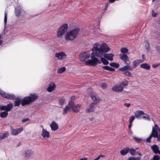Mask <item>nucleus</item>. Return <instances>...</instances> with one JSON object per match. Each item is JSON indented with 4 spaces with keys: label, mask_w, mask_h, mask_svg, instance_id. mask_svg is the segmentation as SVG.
Masks as SVG:
<instances>
[{
    "label": "nucleus",
    "mask_w": 160,
    "mask_h": 160,
    "mask_svg": "<svg viewBox=\"0 0 160 160\" xmlns=\"http://www.w3.org/2000/svg\"><path fill=\"white\" fill-rule=\"evenodd\" d=\"M110 65L116 68H118L119 66V63L114 62L110 63Z\"/></svg>",
    "instance_id": "nucleus-34"
},
{
    "label": "nucleus",
    "mask_w": 160,
    "mask_h": 160,
    "mask_svg": "<svg viewBox=\"0 0 160 160\" xmlns=\"http://www.w3.org/2000/svg\"><path fill=\"white\" fill-rule=\"evenodd\" d=\"M50 127L52 130L56 131L59 128L58 124L54 121H52L50 125Z\"/></svg>",
    "instance_id": "nucleus-16"
},
{
    "label": "nucleus",
    "mask_w": 160,
    "mask_h": 160,
    "mask_svg": "<svg viewBox=\"0 0 160 160\" xmlns=\"http://www.w3.org/2000/svg\"><path fill=\"white\" fill-rule=\"evenodd\" d=\"M152 149L155 153L160 154V151L159 150V147L157 145H153L151 147Z\"/></svg>",
    "instance_id": "nucleus-23"
},
{
    "label": "nucleus",
    "mask_w": 160,
    "mask_h": 160,
    "mask_svg": "<svg viewBox=\"0 0 160 160\" xmlns=\"http://www.w3.org/2000/svg\"><path fill=\"white\" fill-rule=\"evenodd\" d=\"M94 103L90 104L85 110L86 112L88 113L92 112L94 110Z\"/></svg>",
    "instance_id": "nucleus-20"
},
{
    "label": "nucleus",
    "mask_w": 160,
    "mask_h": 160,
    "mask_svg": "<svg viewBox=\"0 0 160 160\" xmlns=\"http://www.w3.org/2000/svg\"><path fill=\"white\" fill-rule=\"evenodd\" d=\"M141 159L140 157H131L129 158L128 159L129 160H140Z\"/></svg>",
    "instance_id": "nucleus-41"
},
{
    "label": "nucleus",
    "mask_w": 160,
    "mask_h": 160,
    "mask_svg": "<svg viewBox=\"0 0 160 160\" xmlns=\"http://www.w3.org/2000/svg\"><path fill=\"white\" fill-rule=\"evenodd\" d=\"M128 50L126 48H121V52L122 53H127L128 52Z\"/></svg>",
    "instance_id": "nucleus-38"
},
{
    "label": "nucleus",
    "mask_w": 160,
    "mask_h": 160,
    "mask_svg": "<svg viewBox=\"0 0 160 160\" xmlns=\"http://www.w3.org/2000/svg\"><path fill=\"white\" fill-rule=\"evenodd\" d=\"M101 60L102 63L104 65H107L108 64V61L105 58L102 57L101 58Z\"/></svg>",
    "instance_id": "nucleus-36"
},
{
    "label": "nucleus",
    "mask_w": 160,
    "mask_h": 160,
    "mask_svg": "<svg viewBox=\"0 0 160 160\" xmlns=\"http://www.w3.org/2000/svg\"><path fill=\"white\" fill-rule=\"evenodd\" d=\"M128 81H127L125 80L122 82L120 84V85H121V86H123L124 88V86H126L128 85Z\"/></svg>",
    "instance_id": "nucleus-40"
},
{
    "label": "nucleus",
    "mask_w": 160,
    "mask_h": 160,
    "mask_svg": "<svg viewBox=\"0 0 160 160\" xmlns=\"http://www.w3.org/2000/svg\"><path fill=\"white\" fill-rule=\"evenodd\" d=\"M91 56V53L90 51L82 52L79 55V59L81 61H86Z\"/></svg>",
    "instance_id": "nucleus-8"
},
{
    "label": "nucleus",
    "mask_w": 160,
    "mask_h": 160,
    "mask_svg": "<svg viewBox=\"0 0 160 160\" xmlns=\"http://www.w3.org/2000/svg\"><path fill=\"white\" fill-rule=\"evenodd\" d=\"M40 127H41L42 128V129L43 128H43V126L42 125H41V126H40Z\"/></svg>",
    "instance_id": "nucleus-64"
},
{
    "label": "nucleus",
    "mask_w": 160,
    "mask_h": 160,
    "mask_svg": "<svg viewBox=\"0 0 160 160\" xmlns=\"http://www.w3.org/2000/svg\"><path fill=\"white\" fill-rule=\"evenodd\" d=\"M3 135V136H4V138H6L9 135V133L8 132H5L4 133H2Z\"/></svg>",
    "instance_id": "nucleus-51"
},
{
    "label": "nucleus",
    "mask_w": 160,
    "mask_h": 160,
    "mask_svg": "<svg viewBox=\"0 0 160 160\" xmlns=\"http://www.w3.org/2000/svg\"><path fill=\"white\" fill-rule=\"evenodd\" d=\"M55 57L59 60H63L67 57V54L64 52L61 51L55 53Z\"/></svg>",
    "instance_id": "nucleus-11"
},
{
    "label": "nucleus",
    "mask_w": 160,
    "mask_h": 160,
    "mask_svg": "<svg viewBox=\"0 0 160 160\" xmlns=\"http://www.w3.org/2000/svg\"><path fill=\"white\" fill-rule=\"evenodd\" d=\"M13 105L12 103H10L8 104L7 105L2 106L0 107V109L2 111H5L6 112L10 111L12 108Z\"/></svg>",
    "instance_id": "nucleus-12"
},
{
    "label": "nucleus",
    "mask_w": 160,
    "mask_h": 160,
    "mask_svg": "<svg viewBox=\"0 0 160 160\" xmlns=\"http://www.w3.org/2000/svg\"><path fill=\"white\" fill-rule=\"evenodd\" d=\"M68 28V24L65 23L62 24L58 30L57 32V36L58 38H61L67 31Z\"/></svg>",
    "instance_id": "nucleus-4"
},
{
    "label": "nucleus",
    "mask_w": 160,
    "mask_h": 160,
    "mask_svg": "<svg viewBox=\"0 0 160 160\" xmlns=\"http://www.w3.org/2000/svg\"><path fill=\"white\" fill-rule=\"evenodd\" d=\"M143 62L142 60H137L134 61L132 62V68H135L139 64Z\"/></svg>",
    "instance_id": "nucleus-21"
},
{
    "label": "nucleus",
    "mask_w": 160,
    "mask_h": 160,
    "mask_svg": "<svg viewBox=\"0 0 160 160\" xmlns=\"http://www.w3.org/2000/svg\"><path fill=\"white\" fill-rule=\"evenodd\" d=\"M145 113L141 110L137 111L135 114V117L137 118H139L142 115L145 114Z\"/></svg>",
    "instance_id": "nucleus-26"
},
{
    "label": "nucleus",
    "mask_w": 160,
    "mask_h": 160,
    "mask_svg": "<svg viewBox=\"0 0 160 160\" xmlns=\"http://www.w3.org/2000/svg\"><path fill=\"white\" fill-rule=\"evenodd\" d=\"M71 108V107L70 106V105H68H68L66 106L65 107L63 108L62 114L63 115H66L70 111Z\"/></svg>",
    "instance_id": "nucleus-22"
},
{
    "label": "nucleus",
    "mask_w": 160,
    "mask_h": 160,
    "mask_svg": "<svg viewBox=\"0 0 160 160\" xmlns=\"http://www.w3.org/2000/svg\"><path fill=\"white\" fill-rule=\"evenodd\" d=\"M24 158L25 159L33 158L35 157L34 153L33 151L31 149H28L24 151L23 154Z\"/></svg>",
    "instance_id": "nucleus-7"
},
{
    "label": "nucleus",
    "mask_w": 160,
    "mask_h": 160,
    "mask_svg": "<svg viewBox=\"0 0 160 160\" xmlns=\"http://www.w3.org/2000/svg\"><path fill=\"white\" fill-rule=\"evenodd\" d=\"M0 94L2 97L11 100L15 98V96L13 94L6 93L0 89Z\"/></svg>",
    "instance_id": "nucleus-9"
},
{
    "label": "nucleus",
    "mask_w": 160,
    "mask_h": 160,
    "mask_svg": "<svg viewBox=\"0 0 160 160\" xmlns=\"http://www.w3.org/2000/svg\"><path fill=\"white\" fill-rule=\"evenodd\" d=\"M8 115V112L6 111L2 112L0 113V116L2 118H5Z\"/></svg>",
    "instance_id": "nucleus-32"
},
{
    "label": "nucleus",
    "mask_w": 160,
    "mask_h": 160,
    "mask_svg": "<svg viewBox=\"0 0 160 160\" xmlns=\"http://www.w3.org/2000/svg\"><path fill=\"white\" fill-rule=\"evenodd\" d=\"M58 102L59 105L62 106L65 103L66 100L64 98L62 97L58 99Z\"/></svg>",
    "instance_id": "nucleus-28"
},
{
    "label": "nucleus",
    "mask_w": 160,
    "mask_h": 160,
    "mask_svg": "<svg viewBox=\"0 0 160 160\" xmlns=\"http://www.w3.org/2000/svg\"><path fill=\"white\" fill-rule=\"evenodd\" d=\"M41 135L44 138H48L50 137L49 132L44 128L42 129Z\"/></svg>",
    "instance_id": "nucleus-14"
},
{
    "label": "nucleus",
    "mask_w": 160,
    "mask_h": 160,
    "mask_svg": "<svg viewBox=\"0 0 160 160\" xmlns=\"http://www.w3.org/2000/svg\"><path fill=\"white\" fill-rule=\"evenodd\" d=\"M131 105V104L130 103H125L124 105L127 108H129L130 106Z\"/></svg>",
    "instance_id": "nucleus-50"
},
{
    "label": "nucleus",
    "mask_w": 160,
    "mask_h": 160,
    "mask_svg": "<svg viewBox=\"0 0 160 160\" xmlns=\"http://www.w3.org/2000/svg\"><path fill=\"white\" fill-rule=\"evenodd\" d=\"M79 160H87V158H83L80 159Z\"/></svg>",
    "instance_id": "nucleus-60"
},
{
    "label": "nucleus",
    "mask_w": 160,
    "mask_h": 160,
    "mask_svg": "<svg viewBox=\"0 0 160 160\" xmlns=\"http://www.w3.org/2000/svg\"><path fill=\"white\" fill-rule=\"evenodd\" d=\"M144 115H145L146 116H143L142 118L143 119L147 120L148 121H151V119L149 118V116L148 114L145 113Z\"/></svg>",
    "instance_id": "nucleus-39"
},
{
    "label": "nucleus",
    "mask_w": 160,
    "mask_h": 160,
    "mask_svg": "<svg viewBox=\"0 0 160 160\" xmlns=\"http://www.w3.org/2000/svg\"><path fill=\"white\" fill-rule=\"evenodd\" d=\"M110 50V48L104 43L100 46L99 44L97 42L94 44L93 47L92 49V51L95 53V56L98 58L102 57L105 53L108 52Z\"/></svg>",
    "instance_id": "nucleus-1"
},
{
    "label": "nucleus",
    "mask_w": 160,
    "mask_h": 160,
    "mask_svg": "<svg viewBox=\"0 0 160 160\" xmlns=\"http://www.w3.org/2000/svg\"><path fill=\"white\" fill-rule=\"evenodd\" d=\"M21 102V100L19 99H16L14 102V104L15 106H19Z\"/></svg>",
    "instance_id": "nucleus-37"
},
{
    "label": "nucleus",
    "mask_w": 160,
    "mask_h": 160,
    "mask_svg": "<svg viewBox=\"0 0 160 160\" xmlns=\"http://www.w3.org/2000/svg\"><path fill=\"white\" fill-rule=\"evenodd\" d=\"M31 101L28 97H26L24 98L21 102V105L22 106L29 104L30 103Z\"/></svg>",
    "instance_id": "nucleus-17"
},
{
    "label": "nucleus",
    "mask_w": 160,
    "mask_h": 160,
    "mask_svg": "<svg viewBox=\"0 0 160 160\" xmlns=\"http://www.w3.org/2000/svg\"><path fill=\"white\" fill-rule=\"evenodd\" d=\"M123 74L125 76L130 77H132V74L130 72L127 71L123 73Z\"/></svg>",
    "instance_id": "nucleus-35"
},
{
    "label": "nucleus",
    "mask_w": 160,
    "mask_h": 160,
    "mask_svg": "<svg viewBox=\"0 0 160 160\" xmlns=\"http://www.w3.org/2000/svg\"><path fill=\"white\" fill-rule=\"evenodd\" d=\"M135 118V116H131L129 118V122L131 123H132L133 121L134 120Z\"/></svg>",
    "instance_id": "nucleus-43"
},
{
    "label": "nucleus",
    "mask_w": 160,
    "mask_h": 160,
    "mask_svg": "<svg viewBox=\"0 0 160 160\" xmlns=\"http://www.w3.org/2000/svg\"><path fill=\"white\" fill-rule=\"evenodd\" d=\"M120 58L122 60L124 63L126 64H129L130 61L129 60V58L127 55L124 54H120L119 55Z\"/></svg>",
    "instance_id": "nucleus-10"
},
{
    "label": "nucleus",
    "mask_w": 160,
    "mask_h": 160,
    "mask_svg": "<svg viewBox=\"0 0 160 160\" xmlns=\"http://www.w3.org/2000/svg\"><path fill=\"white\" fill-rule=\"evenodd\" d=\"M123 89V87L121 86L120 84H116L112 88V90L115 92H122Z\"/></svg>",
    "instance_id": "nucleus-13"
},
{
    "label": "nucleus",
    "mask_w": 160,
    "mask_h": 160,
    "mask_svg": "<svg viewBox=\"0 0 160 160\" xmlns=\"http://www.w3.org/2000/svg\"><path fill=\"white\" fill-rule=\"evenodd\" d=\"M152 135H151L149 136L146 139V141L148 142H150L151 141V139L152 138Z\"/></svg>",
    "instance_id": "nucleus-47"
},
{
    "label": "nucleus",
    "mask_w": 160,
    "mask_h": 160,
    "mask_svg": "<svg viewBox=\"0 0 160 160\" xmlns=\"http://www.w3.org/2000/svg\"><path fill=\"white\" fill-rule=\"evenodd\" d=\"M129 150V148H127L122 149L120 151V153L122 155H125L128 152Z\"/></svg>",
    "instance_id": "nucleus-29"
},
{
    "label": "nucleus",
    "mask_w": 160,
    "mask_h": 160,
    "mask_svg": "<svg viewBox=\"0 0 160 160\" xmlns=\"http://www.w3.org/2000/svg\"><path fill=\"white\" fill-rule=\"evenodd\" d=\"M79 29L77 28L72 30L66 33L65 37V38L66 40L72 41L75 39L78 35Z\"/></svg>",
    "instance_id": "nucleus-2"
},
{
    "label": "nucleus",
    "mask_w": 160,
    "mask_h": 160,
    "mask_svg": "<svg viewBox=\"0 0 160 160\" xmlns=\"http://www.w3.org/2000/svg\"><path fill=\"white\" fill-rule=\"evenodd\" d=\"M23 130V128L16 129H12L11 131V134L13 135H16L20 133Z\"/></svg>",
    "instance_id": "nucleus-15"
},
{
    "label": "nucleus",
    "mask_w": 160,
    "mask_h": 160,
    "mask_svg": "<svg viewBox=\"0 0 160 160\" xmlns=\"http://www.w3.org/2000/svg\"><path fill=\"white\" fill-rule=\"evenodd\" d=\"M129 129H130L131 128L132 126V123H131L130 122H129Z\"/></svg>",
    "instance_id": "nucleus-59"
},
{
    "label": "nucleus",
    "mask_w": 160,
    "mask_h": 160,
    "mask_svg": "<svg viewBox=\"0 0 160 160\" xmlns=\"http://www.w3.org/2000/svg\"><path fill=\"white\" fill-rule=\"evenodd\" d=\"M66 68L65 67H62L61 68H59L58 71L57 72L58 73H62L65 71Z\"/></svg>",
    "instance_id": "nucleus-33"
},
{
    "label": "nucleus",
    "mask_w": 160,
    "mask_h": 160,
    "mask_svg": "<svg viewBox=\"0 0 160 160\" xmlns=\"http://www.w3.org/2000/svg\"><path fill=\"white\" fill-rule=\"evenodd\" d=\"M1 36L0 35V39L1 38ZM2 41L0 40V45L2 44Z\"/></svg>",
    "instance_id": "nucleus-61"
},
{
    "label": "nucleus",
    "mask_w": 160,
    "mask_h": 160,
    "mask_svg": "<svg viewBox=\"0 0 160 160\" xmlns=\"http://www.w3.org/2000/svg\"><path fill=\"white\" fill-rule=\"evenodd\" d=\"M56 85L54 83H51L48 87L47 90L48 92H52L55 88Z\"/></svg>",
    "instance_id": "nucleus-24"
},
{
    "label": "nucleus",
    "mask_w": 160,
    "mask_h": 160,
    "mask_svg": "<svg viewBox=\"0 0 160 160\" xmlns=\"http://www.w3.org/2000/svg\"><path fill=\"white\" fill-rule=\"evenodd\" d=\"M137 153L139 155V156H141L142 155V154L140 152H137Z\"/></svg>",
    "instance_id": "nucleus-62"
},
{
    "label": "nucleus",
    "mask_w": 160,
    "mask_h": 160,
    "mask_svg": "<svg viewBox=\"0 0 160 160\" xmlns=\"http://www.w3.org/2000/svg\"><path fill=\"white\" fill-rule=\"evenodd\" d=\"M133 138L135 140L138 142H140L142 140L141 138H138L136 137H133Z\"/></svg>",
    "instance_id": "nucleus-44"
},
{
    "label": "nucleus",
    "mask_w": 160,
    "mask_h": 160,
    "mask_svg": "<svg viewBox=\"0 0 160 160\" xmlns=\"http://www.w3.org/2000/svg\"><path fill=\"white\" fill-rule=\"evenodd\" d=\"M105 156L104 155L100 154L97 158L99 160L101 158L105 157Z\"/></svg>",
    "instance_id": "nucleus-54"
},
{
    "label": "nucleus",
    "mask_w": 160,
    "mask_h": 160,
    "mask_svg": "<svg viewBox=\"0 0 160 160\" xmlns=\"http://www.w3.org/2000/svg\"><path fill=\"white\" fill-rule=\"evenodd\" d=\"M107 86V84L106 83H104L103 84H102V88H105Z\"/></svg>",
    "instance_id": "nucleus-55"
},
{
    "label": "nucleus",
    "mask_w": 160,
    "mask_h": 160,
    "mask_svg": "<svg viewBox=\"0 0 160 160\" xmlns=\"http://www.w3.org/2000/svg\"><path fill=\"white\" fill-rule=\"evenodd\" d=\"M102 69H105V70H108L110 71H115V69L112 68L108 66H103L102 68Z\"/></svg>",
    "instance_id": "nucleus-30"
},
{
    "label": "nucleus",
    "mask_w": 160,
    "mask_h": 160,
    "mask_svg": "<svg viewBox=\"0 0 160 160\" xmlns=\"http://www.w3.org/2000/svg\"><path fill=\"white\" fill-rule=\"evenodd\" d=\"M88 92L89 95L94 101V102L93 103L94 104H97L99 102L100 99L99 97L93 90L89 88L88 89Z\"/></svg>",
    "instance_id": "nucleus-5"
},
{
    "label": "nucleus",
    "mask_w": 160,
    "mask_h": 160,
    "mask_svg": "<svg viewBox=\"0 0 160 160\" xmlns=\"http://www.w3.org/2000/svg\"><path fill=\"white\" fill-rule=\"evenodd\" d=\"M3 136V135L2 133L0 134V140L3 139L4 138Z\"/></svg>",
    "instance_id": "nucleus-56"
},
{
    "label": "nucleus",
    "mask_w": 160,
    "mask_h": 160,
    "mask_svg": "<svg viewBox=\"0 0 160 160\" xmlns=\"http://www.w3.org/2000/svg\"><path fill=\"white\" fill-rule=\"evenodd\" d=\"M38 95L37 94H30L28 97L31 102H34L38 98Z\"/></svg>",
    "instance_id": "nucleus-25"
},
{
    "label": "nucleus",
    "mask_w": 160,
    "mask_h": 160,
    "mask_svg": "<svg viewBox=\"0 0 160 160\" xmlns=\"http://www.w3.org/2000/svg\"><path fill=\"white\" fill-rule=\"evenodd\" d=\"M68 105H70L73 111L76 113L80 111V108L82 106L81 104H75L74 102L72 101L68 102Z\"/></svg>",
    "instance_id": "nucleus-6"
},
{
    "label": "nucleus",
    "mask_w": 160,
    "mask_h": 160,
    "mask_svg": "<svg viewBox=\"0 0 160 160\" xmlns=\"http://www.w3.org/2000/svg\"><path fill=\"white\" fill-rule=\"evenodd\" d=\"M159 129V127L158 125L157 124H155L154 125V126L152 127V130H153V131L154 130H158Z\"/></svg>",
    "instance_id": "nucleus-45"
},
{
    "label": "nucleus",
    "mask_w": 160,
    "mask_h": 160,
    "mask_svg": "<svg viewBox=\"0 0 160 160\" xmlns=\"http://www.w3.org/2000/svg\"><path fill=\"white\" fill-rule=\"evenodd\" d=\"M156 138H157V140L159 142H160V135H158V137H157Z\"/></svg>",
    "instance_id": "nucleus-58"
},
{
    "label": "nucleus",
    "mask_w": 160,
    "mask_h": 160,
    "mask_svg": "<svg viewBox=\"0 0 160 160\" xmlns=\"http://www.w3.org/2000/svg\"><path fill=\"white\" fill-rule=\"evenodd\" d=\"M132 70V67L129 64H127V65H125L119 69V71H127V70Z\"/></svg>",
    "instance_id": "nucleus-18"
},
{
    "label": "nucleus",
    "mask_w": 160,
    "mask_h": 160,
    "mask_svg": "<svg viewBox=\"0 0 160 160\" xmlns=\"http://www.w3.org/2000/svg\"><path fill=\"white\" fill-rule=\"evenodd\" d=\"M158 131H159V135H160V129H158Z\"/></svg>",
    "instance_id": "nucleus-63"
},
{
    "label": "nucleus",
    "mask_w": 160,
    "mask_h": 160,
    "mask_svg": "<svg viewBox=\"0 0 160 160\" xmlns=\"http://www.w3.org/2000/svg\"><path fill=\"white\" fill-rule=\"evenodd\" d=\"M140 67L141 68L147 70H149L151 68L150 65L147 63H142L140 65Z\"/></svg>",
    "instance_id": "nucleus-27"
},
{
    "label": "nucleus",
    "mask_w": 160,
    "mask_h": 160,
    "mask_svg": "<svg viewBox=\"0 0 160 160\" xmlns=\"http://www.w3.org/2000/svg\"><path fill=\"white\" fill-rule=\"evenodd\" d=\"M129 152L130 154L132 155H134L135 154V153L136 152V151L133 148H132L130 149H129Z\"/></svg>",
    "instance_id": "nucleus-42"
},
{
    "label": "nucleus",
    "mask_w": 160,
    "mask_h": 160,
    "mask_svg": "<svg viewBox=\"0 0 160 160\" xmlns=\"http://www.w3.org/2000/svg\"><path fill=\"white\" fill-rule=\"evenodd\" d=\"M95 53L94 52V51H92L91 53V59L86 61V64L87 65L91 66H95L98 63H100V61L95 57Z\"/></svg>",
    "instance_id": "nucleus-3"
},
{
    "label": "nucleus",
    "mask_w": 160,
    "mask_h": 160,
    "mask_svg": "<svg viewBox=\"0 0 160 160\" xmlns=\"http://www.w3.org/2000/svg\"><path fill=\"white\" fill-rule=\"evenodd\" d=\"M29 120V119L28 118H25L22 120V122H24L26 121H28Z\"/></svg>",
    "instance_id": "nucleus-52"
},
{
    "label": "nucleus",
    "mask_w": 160,
    "mask_h": 160,
    "mask_svg": "<svg viewBox=\"0 0 160 160\" xmlns=\"http://www.w3.org/2000/svg\"><path fill=\"white\" fill-rule=\"evenodd\" d=\"M20 11L19 10H15V12H16V14L17 16H18L19 15L20 13Z\"/></svg>",
    "instance_id": "nucleus-53"
},
{
    "label": "nucleus",
    "mask_w": 160,
    "mask_h": 160,
    "mask_svg": "<svg viewBox=\"0 0 160 160\" xmlns=\"http://www.w3.org/2000/svg\"><path fill=\"white\" fill-rule=\"evenodd\" d=\"M160 65V63H158L156 64H153L152 65V67L153 68H156L159 66Z\"/></svg>",
    "instance_id": "nucleus-49"
},
{
    "label": "nucleus",
    "mask_w": 160,
    "mask_h": 160,
    "mask_svg": "<svg viewBox=\"0 0 160 160\" xmlns=\"http://www.w3.org/2000/svg\"><path fill=\"white\" fill-rule=\"evenodd\" d=\"M4 14H5V16H4V21L5 23L6 24V22H7V12L6 11L5 12Z\"/></svg>",
    "instance_id": "nucleus-48"
},
{
    "label": "nucleus",
    "mask_w": 160,
    "mask_h": 160,
    "mask_svg": "<svg viewBox=\"0 0 160 160\" xmlns=\"http://www.w3.org/2000/svg\"><path fill=\"white\" fill-rule=\"evenodd\" d=\"M160 159V157L158 155H155L153 158V160H159Z\"/></svg>",
    "instance_id": "nucleus-46"
},
{
    "label": "nucleus",
    "mask_w": 160,
    "mask_h": 160,
    "mask_svg": "<svg viewBox=\"0 0 160 160\" xmlns=\"http://www.w3.org/2000/svg\"><path fill=\"white\" fill-rule=\"evenodd\" d=\"M103 56L108 60L112 61L113 60L114 55L111 53H105L103 54Z\"/></svg>",
    "instance_id": "nucleus-19"
},
{
    "label": "nucleus",
    "mask_w": 160,
    "mask_h": 160,
    "mask_svg": "<svg viewBox=\"0 0 160 160\" xmlns=\"http://www.w3.org/2000/svg\"><path fill=\"white\" fill-rule=\"evenodd\" d=\"M157 13L154 12L153 11L152 12V15L154 17H155L156 16Z\"/></svg>",
    "instance_id": "nucleus-57"
},
{
    "label": "nucleus",
    "mask_w": 160,
    "mask_h": 160,
    "mask_svg": "<svg viewBox=\"0 0 160 160\" xmlns=\"http://www.w3.org/2000/svg\"><path fill=\"white\" fill-rule=\"evenodd\" d=\"M151 135H152V136L155 138H156L157 137H158V134L157 130H154L153 132V130H152Z\"/></svg>",
    "instance_id": "nucleus-31"
}]
</instances>
